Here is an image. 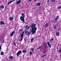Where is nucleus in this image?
<instances>
[{
    "mask_svg": "<svg viewBox=\"0 0 61 61\" xmlns=\"http://www.w3.org/2000/svg\"><path fill=\"white\" fill-rule=\"evenodd\" d=\"M25 28H27V25H26V26H25Z\"/></svg>",
    "mask_w": 61,
    "mask_h": 61,
    "instance_id": "39",
    "label": "nucleus"
},
{
    "mask_svg": "<svg viewBox=\"0 0 61 61\" xmlns=\"http://www.w3.org/2000/svg\"><path fill=\"white\" fill-rule=\"evenodd\" d=\"M50 60L51 61L52 60V59H51Z\"/></svg>",
    "mask_w": 61,
    "mask_h": 61,
    "instance_id": "47",
    "label": "nucleus"
},
{
    "mask_svg": "<svg viewBox=\"0 0 61 61\" xmlns=\"http://www.w3.org/2000/svg\"><path fill=\"white\" fill-rule=\"evenodd\" d=\"M10 21H12L13 19V17H11L10 18Z\"/></svg>",
    "mask_w": 61,
    "mask_h": 61,
    "instance_id": "17",
    "label": "nucleus"
},
{
    "mask_svg": "<svg viewBox=\"0 0 61 61\" xmlns=\"http://www.w3.org/2000/svg\"><path fill=\"white\" fill-rule=\"evenodd\" d=\"M41 5V3L40 2H38L36 4V6H40Z\"/></svg>",
    "mask_w": 61,
    "mask_h": 61,
    "instance_id": "6",
    "label": "nucleus"
},
{
    "mask_svg": "<svg viewBox=\"0 0 61 61\" xmlns=\"http://www.w3.org/2000/svg\"><path fill=\"white\" fill-rule=\"evenodd\" d=\"M14 42H15V41H14Z\"/></svg>",
    "mask_w": 61,
    "mask_h": 61,
    "instance_id": "50",
    "label": "nucleus"
},
{
    "mask_svg": "<svg viewBox=\"0 0 61 61\" xmlns=\"http://www.w3.org/2000/svg\"><path fill=\"white\" fill-rule=\"evenodd\" d=\"M41 47V46H40V47L37 49H39Z\"/></svg>",
    "mask_w": 61,
    "mask_h": 61,
    "instance_id": "33",
    "label": "nucleus"
},
{
    "mask_svg": "<svg viewBox=\"0 0 61 61\" xmlns=\"http://www.w3.org/2000/svg\"><path fill=\"white\" fill-rule=\"evenodd\" d=\"M26 34V36H29L30 35V32L29 31H27Z\"/></svg>",
    "mask_w": 61,
    "mask_h": 61,
    "instance_id": "8",
    "label": "nucleus"
},
{
    "mask_svg": "<svg viewBox=\"0 0 61 61\" xmlns=\"http://www.w3.org/2000/svg\"><path fill=\"white\" fill-rule=\"evenodd\" d=\"M21 53H22V51H21L20 50L16 54V55H17V57L19 56L20 55V54H21Z\"/></svg>",
    "mask_w": 61,
    "mask_h": 61,
    "instance_id": "3",
    "label": "nucleus"
},
{
    "mask_svg": "<svg viewBox=\"0 0 61 61\" xmlns=\"http://www.w3.org/2000/svg\"><path fill=\"white\" fill-rule=\"evenodd\" d=\"M25 33H26H26H27V30H25Z\"/></svg>",
    "mask_w": 61,
    "mask_h": 61,
    "instance_id": "41",
    "label": "nucleus"
},
{
    "mask_svg": "<svg viewBox=\"0 0 61 61\" xmlns=\"http://www.w3.org/2000/svg\"><path fill=\"white\" fill-rule=\"evenodd\" d=\"M58 52H59V53H61V49H60L59 50Z\"/></svg>",
    "mask_w": 61,
    "mask_h": 61,
    "instance_id": "23",
    "label": "nucleus"
},
{
    "mask_svg": "<svg viewBox=\"0 0 61 61\" xmlns=\"http://www.w3.org/2000/svg\"><path fill=\"white\" fill-rule=\"evenodd\" d=\"M30 26H29L27 28V29H29V28H30Z\"/></svg>",
    "mask_w": 61,
    "mask_h": 61,
    "instance_id": "31",
    "label": "nucleus"
},
{
    "mask_svg": "<svg viewBox=\"0 0 61 61\" xmlns=\"http://www.w3.org/2000/svg\"><path fill=\"white\" fill-rule=\"evenodd\" d=\"M15 33V31H13L10 34V36H12L14 35V33Z\"/></svg>",
    "mask_w": 61,
    "mask_h": 61,
    "instance_id": "7",
    "label": "nucleus"
},
{
    "mask_svg": "<svg viewBox=\"0 0 61 61\" xmlns=\"http://www.w3.org/2000/svg\"><path fill=\"white\" fill-rule=\"evenodd\" d=\"M4 54V52L3 51H2L0 53V55L1 56H3Z\"/></svg>",
    "mask_w": 61,
    "mask_h": 61,
    "instance_id": "16",
    "label": "nucleus"
},
{
    "mask_svg": "<svg viewBox=\"0 0 61 61\" xmlns=\"http://www.w3.org/2000/svg\"><path fill=\"white\" fill-rule=\"evenodd\" d=\"M2 47V46H0V51L1 50V47Z\"/></svg>",
    "mask_w": 61,
    "mask_h": 61,
    "instance_id": "37",
    "label": "nucleus"
},
{
    "mask_svg": "<svg viewBox=\"0 0 61 61\" xmlns=\"http://www.w3.org/2000/svg\"><path fill=\"white\" fill-rule=\"evenodd\" d=\"M37 0H34V1H35V2H36Z\"/></svg>",
    "mask_w": 61,
    "mask_h": 61,
    "instance_id": "44",
    "label": "nucleus"
},
{
    "mask_svg": "<svg viewBox=\"0 0 61 61\" xmlns=\"http://www.w3.org/2000/svg\"><path fill=\"white\" fill-rule=\"evenodd\" d=\"M53 28L54 29H56V26H54L53 27Z\"/></svg>",
    "mask_w": 61,
    "mask_h": 61,
    "instance_id": "22",
    "label": "nucleus"
},
{
    "mask_svg": "<svg viewBox=\"0 0 61 61\" xmlns=\"http://www.w3.org/2000/svg\"><path fill=\"white\" fill-rule=\"evenodd\" d=\"M56 35L57 36H58L59 35V33L58 32H57L56 33Z\"/></svg>",
    "mask_w": 61,
    "mask_h": 61,
    "instance_id": "19",
    "label": "nucleus"
},
{
    "mask_svg": "<svg viewBox=\"0 0 61 61\" xmlns=\"http://www.w3.org/2000/svg\"><path fill=\"white\" fill-rule=\"evenodd\" d=\"M60 0H59L58 1H60Z\"/></svg>",
    "mask_w": 61,
    "mask_h": 61,
    "instance_id": "49",
    "label": "nucleus"
},
{
    "mask_svg": "<svg viewBox=\"0 0 61 61\" xmlns=\"http://www.w3.org/2000/svg\"><path fill=\"white\" fill-rule=\"evenodd\" d=\"M43 56H44V55H43L42 56V57H43Z\"/></svg>",
    "mask_w": 61,
    "mask_h": 61,
    "instance_id": "45",
    "label": "nucleus"
},
{
    "mask_svg": "<svg viewBox=\"0 0 61 61\" xmlns=\"http://www.w3.org/2000/svg\"><path fill=\"white\" fill-rule=\"evenodd\" d=\"M20 34H21V33H20Z\"/></svg>",
    "mask_w": 61,
    "mask_h": 61,
    "instance_id": "48",
    "label": "nucleus"
},
{
    "mask_svg": "<svg viewBox=\"0 0 61 61\" xmlns=\"http://www.w3.org/2000/svg\"><path fill=\"white\" fill-rule=\"evenodd\" d=\"M56 25L57 26V25H58V23H56Z\"/></svg>",
    "mask_w": 61,
    "mask_h": 61,
    "instance_id": "40",
    "label": "nucleus"
},
{
    "mask_svg": "<svg viewBox=\"0 0 61 61\" xmlns=\"http://www.w3.org/2000/svg\"><path fill=\"white\" fill-rule=\"evenodd\" d=\"M19 32H21V31H22V30H21V29H20L19 30Z\"/></svg>",
    "mask_w": 61,
    "mask_h": 61,
    "instance_id": "32",
    "label": "nucleus"
},
{
    "mask_svg": "<svg viewBox=\"0 0 61 61\" xmlns=\"http://www.w3.org/2000/svg\"><path fill=\"white\" fill-rule=\"evenodd\" d=\"M10 58V60H11L13 59V56H11Z\"/></svg>",
    "mask_w": 61,
    "mask_h": 61,
    "instance_id": "18",
    "label": "nucleus"
},
{
    "mask_svg": "<svg viewBox=\"0 0 61 61\" xmlns=\"http://www.w3.org/2000/svg\"><path fill=\"white\" fill-rule=\"evenodd\" d=\"M15 0H12V1H13V2L14 1H15Z\"/></svg>",
    "mask_w": 61,
    "mask_h": 61,
    "instance_id": "46",
    "label": "nucleus"
},
{
    "mask_svg": "<svg viewBox=\"0 0 61 61\" xmlns=\"http://www.w3.org/2000/svg\"><path fill=\"white\" fill-rule=\"evenodd\" d=\"M13 44L14 45V46H16V44H15V42H14L13 43Z\"/></svg>",
    "mask_w": 61,
    "mask_h": 61,
    "instance_id": "25",
    "label": "nucleus"
},
{
    "mask_svg": "<svg viewBox=\"0 0 61 61\" xmlns=\"http://www.w3.org/2000/svg\"><path fill=\"white\" fill-rule=\"evenodd\" d=\"M43 46L44 47L45 46H47V44H46V42L44 43L43 44Z\"/></svg>",
    "mask_w": 61,
    "mask_h": 61,
    "instance_id": "12",
    "label": "nucleus"
},
{
    "mask_svg": "<svg viewBox=\"0 0 61 61\" xmlns=\"http://www.w3.org/2000/svg\"><path fill=\"white\" fill-rule=\"evenodd\" d=\"M0 25H5V22L4 21H1L0 22Z\"/></svg>",
    "mask_w": 61,
    "mask_h": 61,
    "instance_id": "5",
    "label": "nucleus"
},
{
    "mask_svg": "<svg viewBox=\"0 0 61 61\" xmlns=\"http://www.w3.org/2000/svg\"><path fill=\"white\" fill-rule=\"evenodd\" d=\"M33 39H34V38H32L31 39V42H33Z\"/></svg>",
    "mask_w": 61,
    "mask_h": 61,
    "instance_id": "28",
    "label": "nucleus"
},
{
    "mask_svg": "<svg viewBox=\"0 0 61 61\" xmlns=\"http://www.w3.org/2000/svg\"><path fill=\"white\" fill-rule=\"evenodd\" d=\"M58 8L59 9H61V6H59L58 7Z\"/></svg>",
    "mask_w": 61,
    "mask_h": 61,
    "instance_id": "27",
    "label": "nucleus"
},
{
    "mask_svg": "<svg viewBox=\"0 0 61 61\" xmlns=\"http://www.w3.org/2000/svg\"><path fill=\"white\" fill-rule=\"evenodd\" d=\"M56 0H51V2H55Z\"/></svg>",
    "mask_w": 61,
    "mask_h": 61,
    "instance_id": "29",
    "label": "nucleus"
},
{
    "mask_svg": "<svg viewBox=\"0 0 61 61\" xmlns=\"http://www.w3.org/2000/svg\"><path fill=\"white\" fill-rule=\"evenodd\" d=\"M36 25L35 23H33L30 25V27L31 29V32L32 34H35L36 32V30H37V28L36 27Z\"/></svg>",
    "mask_w": 61,
    "mask_h": 61,
    "instance_id": "1",
    "label": "nucleus"
},
{
    "mask_svg": "<svg viewBox=\"0 0 61 61\" xmlns=\"http://www.w3.org/2000/svg\"><path fill=\"white\" fill-rule=\"evenodd\" d=\"M21 2V0H19L18 1L17 3H16V5H18V4H19V3H20Z\"/></svg>",
    "mask_w": 61,
    "mask_h": 61,
    "instance_id": "11",
    "label": "nucleus"
},
{
    "mask_svg": "<svg viewBox=\"0 0 61 61\" xmlns=\"http://www.w3.org/2000/svg\"><path fill=\"white\" fill-rule=\"evenodd\" d=\"M30 55H32V52H30Z\"/></svg>",
    "mask_w": 61,
    "mask_h": 61,
    "instance_id": "34",
    "label": "nucleus"
},
{
    "mask_svg": "<svg viewBox=\"0 0 61 61\" xmlns=\"http://www.w3.org/2000/svg\"><path fill=\"white\" fill-rule=\"evenodd\" d=\"M29 0V1L30 2H31V1H32V0Z\"/></svg>",
    "mask_w": 61,
    "mask_h": 61,
    "instance_id": "42",
    "label": "nucleus"
},
{
    "mask_svg": "<svg viewBox=\"0 0 61 61\" xmlns=\"http://www.w3.org/2000/svg\"><path fill=\"white\" fill-rule=\"evenodd\" d=\"M49 25V24L48 23H46V25L45 26V27H47L48 26V25Z\"/></svg>",
    "mask_w": 61,
    "mask_h": 61,
    "instance_id": "14",
    "label": "nucleus"
},
{
    "mask_svg": "<svg viewBox=\"0 0 61 61\" xmlns=\"http://www.w3.org/2000/svg\"><path fill=\"white\" fill-rule=\"evenodd\" d=\"M59 15H58L55 18V22H56L58 20V19H59Z\"/></svg>",
    "mask_w": 61,
    "mask_h": 61,
    "instance_id": "4",
    "label": "nucleus"
},
{
    "mask_svg": "<svg viewBox=\"0 0 61 61\" xmlns=\"http://www.w3.org/2000/svg\"><path fill=\"white\" fill-rule=\"evenodd\" d=\"M46 50L45 49L44 50V51H43L44 53L45 54V53H46Z\"/></svg>",
    "mask_w": 61,
    "mask_h": 61,
    "instance_id": "20",
    "label": "nucleus"
},
{
    "mask_svg": "<svg viewBox=\"0 0 61 61\" xmlns=\"http://www.w3.org/2000/svg\"><path fill=\"white\" fill-rule=\"evenodd\" d=\"M45 47V50H46V47H47V46H46Z\"/></svg>",
    "mask_w": 61,
    "mask_h": 61,
    "instance_id": "38",
    "label": "nucleus"
},
{
    "mask_svg": "<svg viewBox=\"0 0 61 61\" xmlns=\"http://www.w3.org/2000/svg\"><path fill=\"white\" fill-rule=\"evenodd\" d=\"M23 53H25L26 52V50H24L23 51Z\"/></svg>",
    "mask_w": 61,
    "mask_h": 61,
    "instance_id": "21",
    "label": "nucleus"
},
{
    "mask_svg": "<svg viewBox=\"0 0 61 61\" xmlns=\"http://www.w3.org/2000/svg\"><path fill=\"white\" fill-rule=\"evenodd\" d=\"M4 42V40H2L1 41V43H3Z\"/></svg>",
    "mask_w": 61,
    "mask_h": 61,
    "instance_id": "26",
    "label": "nucleus"
},
{
    "mask_svg": "<svg viewBox=\"0 0 61 61\" xmlns=\"http://www.w3.org/2000/svg\"><path fill=\"white\" fill-rule=\"evenodd\" d=\"M22 16H21L20 17V19L21 21H22L24 23H25V22L24 19V18H25V14H24V13H22Z\"/></svg>",
    "mask_w": 61,
    "mask_h": 61,
    "instance_id": "2",
    "label": "nucleus"
},
{
    "mask_svg": "<svg viewBox=\"0 0 61 61\" xmlns=\"http://www.w3.org/2000/svg\"><path fill=\"white\" fill-rule=\"evenodd\" d=\"M34 48H33L32 49V50H31V51H33V50H34Z\"/></svg>",
    "mask_w": 61,
    "mask_h": 61,
    "instance_id": "36",
    "label": "nucleus"
},
{
    "mask_svg": "<svg viewBox=\"0 0 61 61\" xmlns=\"http://www.w3.org/2000/svg\"><path fill=\"white\" fill-rule=\"evenodd\" d=\"M54 39V38H52L51 39V41H53V40Z\"/></svg>",
    "mask_w": 61,
    "mask_h": 61,
    "instance_id": "24",
    "label": "nucleus"
},
{
    "mask_svg": "<svg viewBox=\"0 0 61 61\" xmlns=\"http://www.w3.org/2000/svg\"><path fill=\"white\" fill-rule=\"evenodd\" d=\"M20 36H21V37L20 41H22V40H23V38L24 35H23V34H21Z\"/></svg>",
    "mask_w": 61,
    "mask_h": 61,
    "instance_id": "9",
    "label": "nucleus"
},
{
    "mask_svg": "<svg viewBox=\"0 0 61 61\" xmlns=\"http://www.w3.org/2000/svg\"><path fill=\"white\" fill-rule=\"evenodd\" d=\"M43 56H46V54H45Z\"/></svg>",
    "mask_w": 61,
    "mask_h": 61,
    "instance_id": "43",
    "label": "nucleus"
},
{
    "mask_svg": "<svg viewBox=\"0 0 61 61\" xmlns=\"http://www.w3.org/2000/svg\"><path fill=\"white\" fill-rule=\"evenodd\" d=\"M14 2L13 0H12V1H10L8 3L7 5H9V4H11V3H12V2Z\"/></svg>",
    "mask_w": 61,
    "mask_h": 61,
    "instance_id": "13",
    "label": "nucleus"
},
{
    "mask_svg": "<svg viewBox=\"0 0 61 61\" xmlns=\"http://www.w3.org/2000/svg\"><path fill=\"white\" fill-rule=\"evenodd\" d=\"M24 32H25L24 31H23L22 32V35H24Z\"/></svg>",
    "mask_w": 61,
    "mask_h": 61,
    "instance_id": "35",
    "label": "nucleus"
},
{
    "mask_svg": "<svg viewBox=\"0 0 61 61\" xmlns=\"http://www.w3.org/2000/svg\"><path fill=\"white\" fill-rule=\"evenodd\" d=\"M0 7L1 9H3L4 8V6L3 5H1L0 6Z\"/></svg>",
    "mask_w": 61,
    "mask_h": 61,
    "instance_id": "15",
    "label": "nucleus"
},
{
    "mask_svg": "<svg viewBox=\"0 0 61 61\" xmlns=\"http://www.w3.org/2000/svg\"><path fill=\"white\" fill-rule=\"evenodd\" d=\"M49 0H48L47 1V3L48 4L49 3Z\"/></svg>",
    "mask_w": 61,
    "mask_h": 61,
    "instance_id": "30",
    "label": "nucleus"
},
{
    "mask_svg": "<svg viewBox=\"0 0 61 61\" xmlns=\"http://www.w3.org/2000/svg\"><path fill=\"white\" fill-rule=\"evenodd\" d=\"M47 44L48 45V46H49V47H50V48H51V45H50V44L49 43V42H47Z\"/></svg>",
    "mask_w": 61,
    "mask_h": 61,
    "instance_id": "10",
    "label": "nucleus"
}]
</instances>
